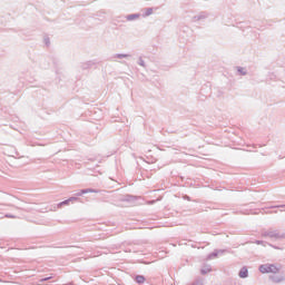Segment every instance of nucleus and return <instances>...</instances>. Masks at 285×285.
<instances>
[{"label":"nucleus","mask_w":285,"mask_h":285,"mask_svg":"<svg viewBox=\"0 0 285 285\" xmlns=\"http://www.w3.org/2000/svg\"><path fill=\"white\" fill-rule=\"evenodd\" d=\"M273 208H285V205H277V206H274Z\"/></svg>","instance_id":"nucleus-24"},{"label":"nucleus","mask_w":285,"mask_h":285,"mask_svg":"<svg viewBox=\"0 0 285 285\" xmlns=\"http://www.w3.org/2000/svg\"><path fill=\"white\" fill-rule=\"evenodd\" d=\"M210 271H213L210 265H204L203 268L200 269V273H202V275H208V273H210Z\"/></svg>","instance_id":"nucleus-8"},{"label":"nucleus","mask_w":285,"mask_h":285,"mask_svg":"<svg viewBox=\"0 0 285 285\" xmlns=\"http://www.w3.org/2000/svg\"><path fill=\"white\" fill-rule=\"evenodd\" d=\"M88 193H99V189H92V188L81 189L76 194V197H81V195H88Z\"/></svg>","instance_id":"nucleus-3"},{"label":"nucleus","mask_w":285,"mask_h":285,"mask_svg":"<svg viewBox=\"0 0 285 285\" xmlns=\"http://www.w3.org/2000/svg\"><path fill=\"white\" fill-rule=\"evenodd\" d=\"M214 257H219V254H218L217 249L214 250L213 253H210V254L207 256V259H213Z\"/></svg>","instance_id":"nucleus-14"},{"label":"nucleus","mask_w":285,"mask_h":285,"mask_svg":"<svg viewBox=\"0 0 285 285\" xmlns=\"http://www.w3.org/2000/svg\"><path fill=\"white\" fill-rule=\"evenodd\" d=\"M4 217H7L8 219H17V216H14L12 214H7V215H4Z\"/></svg>","instance_id":"nucleus-19"},{"label":"nucleus","mask_w":285,"mask_h":285,"mask_svg":"<svg viewBox=\"0 0 285 285\" xmlns=\"http://www.w3.org/2000/svg\"><path fill=\"white\" fill-rule=\"evenodd\" d=\"M216 253H218V255H224L226 253V249H216Z\"/></svg>","instance_id":"nucleus-21"},{"label":"nucleus","mask_w":285,"mask_h":285,"mask_svg":"<svg viewBox=\"0 0 285 285\" xmlns=\"http://www.w3.org/2000/svg\"><path fill=\"white\" fill-rule=\"evenodd\" d=\"M130 58L129 53H115L111 59L115 61V59H128Z\"/></svg>","instance_id":"nucleus-5"},{"label":"nucleus","mask_w":285,"mask_h":285,"mask_svg":"<svg viewBox=\"0 0 285 285\" xmlns=\"http://www.w3.org/2000/svg\"><path fill=\"white\" fill-rule=\"evenodd\" d=\"M237 72H238L242 77H246V75H248V71H246V68H244V67H237Z\"/></svg>","instance_id":"nucleus-11"},{"label":"nucleus","mask_w":285,"mask_h":285,"mask_svg":"<svg viewBox=\"0 0 285 285\" xmlns=\"http://www.w3.org/2000/svg\"><path fill=\"white\" fill-rule=\"evenodd\" d=\"M238 276L240 277V279H246V277H248V268L246 267H242Z\"/></svg>","instance_id":"nucleus-6"},{"label":"nucleus","mask_w":285,"mask_h":285,"mask_svg":"<svg viewBox=\"0 0 285 285\" xmlns=\"http://www.w3.org/2000/svg\"><path fill=\"white\" fill-rule=\"evenodd\" d=\"M135 282H136L137 284H144V282H146V277H145L144 275H137V276L135 277Z\"/></svg>","instance_id":"nucleus-10"},{"label":"nucleus","mask_w":285,"mask_h":285,"mask_svg":"<svg viewBox=\"0 0 285 285\" xmlns=\"http://www.w3.org/2000/svg\"><path fill=\"white\" fill-rule=\"evenodd\" d=\"M43 41H45V46L47 47L50 46V38L46 37Z\"/></svg>","instance_id":"nucleus-20"},{"label":"nucleus","mask_w":285,"mask_h":285,"mask_svg":"<svg viewBox=\"0 0 285 285\" xmlns=\"http://www.w3.org/2000/svg\"><path fill=\"white\" fill-rule=\"evenodd\" d=\"M139 17H141L140 13H131V14L126 16V19L128 21H137V19H139Z\"/></svg>","instance_id":"nucleus-7"},{"label":"nucleus","mask_w":285,"mask_h":285,"mask_svg":"<svg viewBox=\"0 0 285 285\" xmlns=\"http://www.w3.org/2000/svg\"><path fill=\"white\" fill-rule=\"evenodd\" d=\"M69 202H79V198H78V197L72 196V197H70V198H69Z\"/></svg>","instance_id":"nucleus-22"},{"label":"nucleus","mask_w":285,"mask_h":285,"mask_svg":"<svg viewBox=\"0 0 285 285\" xmlns=\"http://www.w3.org/2000/svg\"><path fill=\"white\" fill-rule=\"evenodd\" d=\"M49 279H52V276H49V277L42 278V279H41V282H48Z\"/></svg>","instance_id":"nucleus-23"},{"label":"nucleus","mask_w":285,"mask_h":285,"mask_svg":"<svg viewBox=\"0 0 285 285\" xmlns=\"http://www.w3.org/2000/svg\"><path fill=\"white\" fill-rule=\"evenodd\" d=\"M268 246H272V248H275L276 250H279V247L274 246L273 244H268Z\"/></svg>","instance_id":"nucleus-25"},{"label":"nucleus","mask_w":285,"mask_h":285,"mask_svg":"<svg viewBox=\"0 0 285 285\" xmlns=\"http://www.w3.org/2000/svg\"><path fill=\"white\" fill-rule=\"evenodd\" d=\"M191 285H204V278H196Z\"/></svg>","instance_id":"nucleus-15"},{"label":"nucleus","mask_w":285,"mask_h":285,"mask_svg":"<svg viewBox=\"0 0 285 285\" xmlns=\"http://www.w3.org/2000/svg\"><path fill=\"white\" fill-rule=\"evenodd\" d=\"M68 204H70L69 198L67 200H63V202L59 203L58 208H61L62 206H68Z\"/></svg>","instance_id":"nucleus-17"},{"label":"nucleus","mask_w":285,"mask_h":285,"mask_svg":"<svg viewBox=\"0 0 285 285\" xmlns=\"http://www.w3.org/2000/svg\"><path fill=\"white\" fill-rule=\"evenodd\" d=\"M259 272L263 274L273 273L275 275L279 273V267L275 264H263L259 266Z\"/></svg>","instance_id":"nucleus-2"},{"label":"nucleus","mask_w":285,"mask_h":285,"mask_svg":"<svg viewBox=\"0 0 285 285\" xmlns=\"http://www.w3.org/2000/svg\"><path fill=\"white\" fill-rule=\"evenodd\" d=\"M269 279H272L274 284H282V282L285 281V277L283 275H272L269 276Z\"/></svg>","instance_id":"nucleus-4"},{"label":"nucleus","mask_w":285,"mask_h":285,"mask_svg":"<svg viewBox=\"0 0 285 285\" xmlns=\"http://www.w3.org/2000/svg\"><path fill=\"white\" fill-rule=\"evenodd\" d=\"M261 236L271 239L272 242H279L282 239H285V233H282L279 232V229H276L274 227L263 229L261 232Z\"/></svg>","instance_id":"nucleus-1"},{"label":"nucleus","mask_w":285,"mask_h":285,"mask_svg":"<svg viewBox=\"0 0 285 285\" xmlns=\"http://www.w3.org/2000/svg\"><path fill=\"white\" fill-rule=\"evenodd\" d=\"M208 16L206 13H199L198 16H195L193 19L194 21H202V19H206Z\"/></svg>","instance_id":"nucleus-12"},{"label":"nucleus","mask_w":285,"mask_h":285,"mask_svg":"<svg viewBox=\"0 0 285 285\" xmlns=\"http://www.w3.org/2000/svg\"><path fill=\"white\" fill-rule=\"evenodd\" d=\"M150 14H153V8H146L144 9L141 16L144 17V19H146V17H150Z\"/></svg>","instance_id":"nucleus-9"},{"label":"nucleus","mask_w":285,"mask_h":285,"mask_svg":"<svg viewBox=\"0 0 285 285\" xmlns=\"http://www.w3.org/2000/svg\"><path fill=\"white\" fill-rule=\"evenodd\" d=\"M255 244H257V246H266V244H268V243H266L264 240H255Z\"/></svg>","instance_id":"nucleus-18"},{"label":"nucleus","mask_w":285,"mask_h":285,"mask_svg":"<svg viewBox=\"0 0 285 285\" xmlns=\"http://www.w3.org/2000/svg\"><path fill=\"white\" fill-rule=\"evenodd\" d=\"M20 209L24 210L26 213H32V210H37V208H35V205L29 206V207H22Z\"/></svg>","instance_id":"nucleus-13"},{"label":"nucleus","mask_w":285,"mask_h":285,"mask_svg":"<svg viewBox=\"0 0 285 285\" xmlns=\"http://www.w3.org/2000/svg\"><path fill=\"white\" fill-rule=\"evenodd\" d=\"M138 66H141L142 68H146V61H144V58H138Z\"/></svg>","instance_id":"nucleus-16"}]
</instances>
